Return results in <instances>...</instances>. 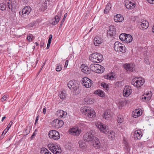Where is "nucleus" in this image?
I'll list each match as a JSON object with an SVG mask.
<instances>
[{
    "mask_svg": "<svg viewBox=\"0 0 154 154\" xmlns=\"http://www.w3.org/2000/svg\"><path fill=\"white\" fill-rule=\"evenodd\" d=\"M81 111L83 115L89 118H93L96 116L94 110L90 107H84L81 109Z\"/></svg>",
    "mask_w": 154,
    "mask_h": 154,
    "instance_id": "nucleus-1",
    "label": "nucleus"
},
{
    "mask_svg": "<svg viewBox=\"0 0 154 154\" xmlns=\"http://www.w3.org/2000/svg\"><path fill=\"white\" fill-rule=\"evenodd\" d=\"M89 59L93 62L99 63L103 61V56L99 53H94L90 55Z\"/></svg>",
    "mask_w": 154,
    "mask_h": 154,
    "instance_id": "nucleus-2",
    "label": "nucleus"
},
{
    "mask_svg": "<svg viewBox=\"0 0 154 154\" xmlns=\"http://www.w3.org/2000/svg\"><path fill=\"white\" fill-rule=\"evenodd\" d=\"M114 48L115 50L118 52H121L122 53H125L126 49L124 45L119 42H116L114 44Z\"/></svg>",
    "mask_w": 154,
    "mask_h": 154,
    "instance_id": "nucleus-3",
    "label": "nucleus"
},
{
    "mask_svg": "<svg viewBox=\"0 0 154 154\" xmlns=\"http://www.w3.org/2000/svg\"><path fill=\"white\" fill-rule=\"evenodd\" d=\"M49 149L54 154H60L61 150L60 147L54 143H50L48 145Z\"/></svg>",
    "mask_w": 154,
    "mask_h": 154,
    "instance_id": "nucleus-4",
    "label": "nucleus"
},
{
    "mask_svg": "<svg viewBox=\"0 0 154 154\" xmlns=\"http://www.w3.org/2000/svg\"><path fill=\"white\" fill-rule=\"evenodd\" d=\"M144 80L138 77L135 78L132 81V84L135 87L138 88L143 85L144 82Z\"/></svg>",
    "mask_w": 154,
    "mask_h": 154,
    "instance_id": "nucleus-5",
    "label": "nucleus"
},
{
    "mask_svg": "<svg viewBox=\"0 0 154 154\" xmlns=\"http://www.w3.org/2000/svg\"><path fill=\"white\" fill-rule=\"evenodd\" d=\"M49 137L54 140H58L60 138V134L59 132L55 130L50 131L48 133Z\"/></svg>",
    "mask_w": 154,
    "mask_h": 154,
    "instance_id": "nucleus-6",
    "label": "nucleus"
},
{
    "mask_svg": "<svg viewBox=\"0 0 154 154\" xmlns=\"http://www.w3.org/2000/svg\"><path fill=\"white\" fill-rule=\"evenodd\" d=\"M82 85L86 88H90L93 84V81L87 77L82 79L81 81Z\"/></svg>",
    "mask_w": 154,
    "mask_h": 154,
    "instance_id": "nucleus-7",
    "label": "nucleus"
},
{
    "mask_svg": "<svg viewBox=\"0 0 154 154\" xmlns=\"http://www.w3.org/2000/svg\"><path fill=\"white\" fill-rule=\"evenodd\" d=\"M94 139H96V137L94 136L93 134L90 132L86 133L83 137V139L85 141L90 142L91 143Z\"/></svg>",
    "mask_w": 154,
    "mask_h": 154,
    "instance_id": "nucleus-8",
    "label": "nucleus"
},
{
    "mask_svg": "<svg viewBox=\"0 0 154 154\" xmlns=\"http://www.w3.org/2000/svg\"><path fill=\"white\" fill-rule=\"evenodd\" d=\"M32 9L29 6H25L22 10V11L19 12V14L22 17H24L28 15L31 11Z\"/></svg>",
    "mask_w": 154,
    "mask_h": 154,
    "instance_id": "nucleus-9",
    "label": "nucleus"
},
{
    "mask_svg": "<svg viewBox=\"0 0 154 154\" xmlns=\"http://www.w3.org/2000/svg\"><path fill=\"white\" fill-rule=\"evenodd\" d=\"M116 28L115 26H110L109 27V30L107 32V35L108 36L112 37L115 36L116 34Z\"/></svg>",
    "mask_w": 154,
    "mask_h": 154,
    "instance_id": "nucleus-10",
    "label": "nucleus"
},
{
    "mask_svg": "<svg viewBox=\"0 0 154 154\" xmlns=\"http://www.w3.org/2000/svg\"><path fill=\"white\" fill-rule=\"evenodd\" d=\"M132 91L131 88L129 86H126L123 91V94L124 96L127 97L130 95Z\"/></svg>",
    "mask_w": 154,
    "mask_h": 154,
    "instance_id": "nucleus-11",
    "label": "nucleus"
},
{
    "mask_svg": "<svg viewBox=\"0 0 154 154\" xmlns=\"http://www.w3.org/2000/svg\"><path fill=\"white\" fill-rule=\"evenodd\" d=\"M125 6L127 9H131L135 7V4L131 0H126L125 1Z\"/></svg>",
    "mask_w": 154,
    "mask_h": 154,
    "instance_id": "nucleus-12",
    "label": "nucleus"
},
{
    "mask_svg": "<svg viewBox=\"0 0 154 154\" xmlns=\"http://www.w3.org/2000/svg\"><path fill=\"white\" fill-rule=\"evenodd\" d=\"M100 123V124H99L97 127L99 129L100 131L104 134L108 133L109 132V130L108 128H107L106 125L101 124Z\"/></svg>",
    "mask_w": 154,
    "mask_h": 154,
    "instance_id": "nucleus-13",
    "label": "nucleus"
},
{
    "mask_svg": "<svg viewBox=\"0 0 154 154\" xmlns=\"http://www.w3.org/2000/svg\"><path fill=\"white\" fill-rule=\"evenodd\" d=\"M81 131L78 128H73L69 130V133L73 135L79 136L80 134Z\"/></svg>",
    "mask_w": 154,
    "mask_h": 154,
    "instance_id": "nucleus-14",
    "label": "nucleus"
},
{
    "mask_svg": "<svg viewBox=\"0 0 154 154\" xmlns=\"http://www.w3.org/2000/svg\"><path fill=\"white\" fill-rule=\"evenodd\" d=\"M67 86L70 89L72 90L77 86V84L75 80H72L68 82Z\"/></svg>",
    "mask_w": 154,
    "mask_h": 154,
    "instance_id": "nucleus-15",
    "label": "nucleus"
},
{
    "mask_svg": "<svg viewBox=\"0 0 154 154\" xmlns=\"http://www.w3.org/2000/svg\"><path fill=\"white\" fill-rule=\"evenodd\" d=\"M81 68L82 71L84 73L89 74L91 72V69L85 64L81 65Z\"/></svg>",
    "mask_w": 154,
    "mask_h": 154,
    "instance_id": "nucleus-16",
    "label": "nucleus"
},
{
    "mask_svg": "<svg viewBox=\"0 0 154 154\" xmlns=\"http://www.w3.org/2000/svg\"><path fill=\"white\" fill-rule=\"evenodd\" d=\"M92 143L93 146L96 149H98L100 146V143L98 139L96 137V139L94 140L91 142Z\"/></svg>",
    "mask_w": 154,
    "mask_h": 154,
    "instance_id": "nucleus-17",
    "label": "nucleus"
},
{
    "mask_svg": "<svg viewBox=\"0 0 154 154\" xmlns=\"http://www.w3.org/2000/svg\"><path fill=\"white\" fill-rule=\"evenodd\" d=\"M125 69L127 71L132 72L133 70L134 66L132 64H125L124 66Z\"/></svg>",
    "mask_w": 154,
    "mask_h": 154,
    "instance_id": "nucleus-18",
    "label": "nucleus"
},
{
    "mask_svg": "<svg viewBox=\"0 0 154 154\" xmlns=\"http://www.w3.org/2000/svg\"><path fill=\"white\" fill-rule=\"evenodd\" d=\"M141 131H135L134 134V136L135 139H140L142 136V135L141 134Z\"/></svg>",
    "mask_w": 154,
    "mask_h": 154,
    "instance_id": "nucleus-19",
    "label": "nucleus"
},
{
    "mask_svg": "<svg viewBox=\"0 0 154 154\" xmlns=\"http://www.w3.org/2000/svg\"><path fill=\"white\" fill-rule=\"evenodd\" d=\"M100 65L97 64H91L90 66V69L91 70H92L93 72H98V70H97L100 67Z\"/></svg>",
    "mask_w": 154,
    "mask_h": 154,
    "instance_id": "nucleus-20",
    "label": "nucleus"
},
{
    "mask_svg": "<svg viewBox=\"0 0 154 154\" xmlns=\"http://www.w3.org/2000/svg\"><path fill=\"white\" fill-rule=\"evenodd\" d=\"M103 42L102 39L99 37H96L94 40V45L96 46H98L99 44L102 43Z\"/></svg>",
    "mask_w": 154,
    "mask_h": 154,
    "instance_id": "nucleus-21",
    "label": "nucleus"
},
{
    "mask_svg": "<svg viewBox=\"0 0 154 154\" xmlns=\"http://www.w3.org/2000/svg\"><path fill=\"white\" fill-rule=\"evenodd\" d=\"M114 20L115 22H121L124 20L123 17L120 14H118L114 17Z\"/></svg>",
    "mask_w": 154,
    "mask_h": 154,
    "instance_id": "nucleus-22",
    "label": "nucleus"
},
{
    "mask_svg": "<svg viewBox=\"0 0 154 154\" xmlns=\"http://www.w3.org/2000/svg\"><path fill=\"white\" fill-rule=\"evenodd\" d=\"M57 114L58 116L61 118H65L66 116L67 113L66 112H64L62 110H58L57 111Z\"/></svg>",
    "mask_w": 154,
    "mask_h": 154,
    "instance_id": "nucleus-23",
    "label": "nucleus"
},
{
    "mask_svg": "<svg viewBox=\"0 0 154 154\" xmlns=\"http://www.w3.org/2000/svg\"><path fill=\"white\" fill-rule=\"evenodd\" d=\"M133 38L132 36L130 34H126L125 40V42L126 43H130L132 41Z\"/></svg>",
    "mask_w": 154,
    "mask_h": 154,
    "instance_id": "nucleus-24",
    "label": "nucleus"
},
{
    "mask_svg": "<svg viewBox=\"0 0 154 154\" xmlns=\"http://www.w3.org/2000/svg\"><path fill=\"white\" fill-rule=\"evenodd\" d=\"M140 25L141 27L143 29H147L149 26V23L147 21H143L140 23Z\"/></svg>",
    "mask_w": 154,
    "mask_h": 154,
    "instance_id": "nucleus-25",
    "label": "nucleus"
},
{
    "mask_svg": "<svg viewBox=\"0 0 154 154\" xmlns=\"http://www.w3.org/2000/svg\"><path fill=\"white\" fill-rule=\"evenodd\" d=\"M103 117L106 119L108 120L109 119L111 116L108 110L106 111L103 115Z\"/></svg>",
    "mask_w": 154,
    "mask_h": 154,
    "instance_id": "nucleus-26",
    "label": "nucleus"
},
{
    "mask_svg": "<svg viewBox=\"0 0 154 154\" xmlns=\"http://www.w3.org/2000/svg\"><path fill=\"white\" fill-rule=\"evenodd\" d=\"M94 94H96L98 95L99 96L103 97L104 96L103 92L100 90H98L95 91Z\"/></svg>",
    "mask_w": 154,
    "mask_h": 154,
    "instance_id": "nucleus-27",
    "label": "nucleus"
},
{
    "mask_svg": "<svg viewBox=\"0 0 154 154\" xmlns=\"http://www.w3.org/2000/svg\"><path fill=\"white\" fill-rule=\"evenodd\" d=\"M133 112L134 113L133 114V117L135 118H136L137 117L141 115V113L140 112V110L138 109L135 110Z\"/></svg>",
    "mask_w": 154,
    "mask_h": 154,
    "instance_id": "nucleus-28",
    "label": "nucleus"
},
{
    "mask_svg": "<svg viewBox=\"0 0 154 154\" xmlns=\"http://www.w3.org/2000/svg\"><path fill=\"white\" fill-rule=\"evenodd\" d=\"M111 5L110 3H108L107 4L104 10V13L105 14H107L109 12L111 8Z\"/></svg>",
    "mask_w": 154,
    "mask_h": 154,
    "instance_id": "nucleus-29",
    "label": "nucleus"
},
{
    "mask_svg": "<svg viewBox=\"0 0 154 154\" xmlns=\"http://www.w3.org/2000/svg\"><path fill=\"white\" fill-rule=\"evenodd\" d=\"M115 132L113 131H110L108 133V136L109 139L112 140L115 137Z\"/></svg>",
    "mask_w": 154,
    "mask_h": 154,
    "instance_id": "nucleus-30",
    "label": "nucleus"
},
{
    "mask_svg": "<svg viewBox=\"0 0 154 154\" xmlns=\"http://www.w3.org/2000/svg\"><path fill=\"white\" fill-rule=\"evenodd\" d=\"M58 121L59 120L58 119H55L54 120L52 121L51 123L52 126L54 127L57 128V126L58 125Z\"/></svg>",
    "mask_w": 154,
    "mask_h": 154,
    "instance_id": "nucleus-31",
    "label": "nucleus"
},
{
    "mask_svg": "<svg viewBox=\"0 0 154 154\" xmlns=\"http://www.w3.org/2000/svg\"><path fill=\"white\" fill-rule=\"evenodd\" d=\"M59 95L60 98L62 99H64L66 97V94L65 91H61Z\"/></svg>",
    "mask_w": 154,
    "mask_h": 154,
    "instance_id": "nucleus-32",
    "label": "nucleus"
},
{
    "mask_svg": "<svg viewBox=\"0 0 154 154\" xmlns=\"http://www.w3.org/2000/svg\"><path fill=\"white\" fill-rule=\"evenodd\" d=\"M47 2L46 0H45V2L42 4L41 7V8L43 10H45L47 8Z\"/></svg>",
    "mask_w": 154,
    "mask_h": 154,
    "instance_id": "nucleus-33",
    "label": "nucleus"
},
{
    "mask_svg": "<svg viewBox=\"0 0 154 154\" xmlns=\"http://www.w3.org/2000/svg\"><path fill=\"white\" fill-rule=\"evenodd\" d=\"M100 67L99 68H98V69H97V70H98V72H97L96 73H100L103 72L104 70V68L103 66L100 65Z\"/></svg>",
    "mask_w": 154,
    "mask_h": 154,
    "instance_id": "nucleus-34",
    "label": "nucleus"
},
{
    "mask_svg": "<svg viewBox=\"0 0 154 154\" xmlns=\"http://www.w3.org/2000/svg\"><path fill=\"white\" fill-rule=\"evenodd\" d=\"M59 21V20L55 17L52 20L51 24L53 25H56L58 23Z\"/></svg>",
    "mask_w": 154,
    "mask_h": 154,
    "instance_id": "nucleus-35",
    "label": "nucleus"
},
{
    "mask_svg": "<svg viewBox=\"0 0 154 154\" xmlns=\"http://www.w3.org/2000/svg\"><path fill=\"white\" fill-rule=\"evenodd\" d=\"M2 4V5H1V10L4 11L5 10L6 8V1L5 0V2H3Z\"/></svg>",
    "mask_w": 154,
    "mask_h": 154,
    "instance_id": "nucleus-36",
    "label": "nucleus"
},
{
    "mask_svg": "<svg viewBox=\"0 0 154 154\" xmlns=\"http://www.w3.org/2000/svg\"><path fill=\"white\" fill-rule=\"evenodd\" d=\"M72 90L75 92L76 94H78L80 93V89L77 86L75 88L73 89Z\"/></svg>",
    "mask_w": 154,
    "mask_h": 154,
    "instance_id": "nucleus-37",
    "label": "nucleus"
},
{
    "mask_svg": "<svg viewBox=\"0 0 154 154\" xmlns=\"http://www.w3.org/2000/svg\"><path fill=\"white\" fill-rule=\"evenodd\" d=\"M101 86L106 90L108 91L109 90V86L106 83L104 82L101 83Z\"/></svg>",
    "mask_w": 154,
    "mask_h": 154,
    "instance_id": "nucleus-38",
    "label": "nucleus"
},
{
    "mask_svg": "<svg viewBox=\"0 0 154 154\" xmlns=\"http://www.w3.org/2000/svg\"><path fill=\"white\" fill-rule=\"evenodd\" d=\"M126 33H122L121 34L119 35V38L122 41H125V40L126 37Z\"/></svg>",
    "mask_w": 154,
    "mask_h": 154,
    "instance_id": "nucleus-39",
    "label": "nucleus"
},
{
    "mask_svg": "<svg viewBox=\"0 0 154 154\" xmlns=\"http://www.w3.org/2000/svg\"><path fill=\"white\" fill-rule=\"evenodd\" d=\"M62 69V66L60 64H57L56 65V69L57 71H60Z\"/></svg>",
    "mask_w": 154,
    "mask_h": 154,
    "instance_id": "nucleus-40",
    "label": "nucleus"
},
{
    "mask_svg": "<svg viewBox=\"0 0 154 154\" xmlns=\"http://www.w3.org/2000/svg\"><path fill=\"white\" fill-rule=\"evenodd\" d=\"M149 97H146L144 95H143L141 97L140 99L143 101L146 102L149 100Z\"/></svg>",
    "mask_w": 154,
    "mask_h": 154,
    "instance_id": "nucleus-41",
    "label": "nucleus"
},
{
    "mask_svg": "<svg viewBox=\"0 0 154 154\" xmlns=\"http://www.w3.org/2000/svg\"><path fill=\"white\" fill-rule=\"evenodd\" d=\"M64 124L63 121L62 120H59L58 122V125L57 126V128L62 127Z\"/></svg>",
    "mask_w": 154,
    "mask_h": 154,
    "instance_id": "nucleus-42",
    "label": "nucleus"
},
{
    "mask_svg": "<svg viewBox=\"0 0 154 154\" xmlns=\"http://www.w3.org/2000/svg\"><path fill=\"white\" fill-rule=\"evenodd\" d=\"M48 151V150L45 147L42 148L41 149L40 152L41 154H45L46 152Z\"/></svg>",
    "mask_w": 154,
    "mask_h": 154,
    "instance_id": "nucleus-43",
    "label": "nucleus"
},
{
    "mask_svg": "<svg viewBox=\"0 0 154 154\" xmlns=\"http://www.w3.org/2000/svg\"><path fill=\"white\" fill-rule=\"evenodd\" d=\"M79 145L80 147L82 148L84 147L85 146V143L83 142L82 141H80L79 142Z\"/></svg>",
    "mask_w": 154,
    "mask_h": 154,
    "instance_id": "nucleus-44",
    "label": "nucleus"
},
{
    "mask_svg": "<svg viewBox=\"0 0 154 154\" xmlns=\"http://www.w3.org/2000/svg\"><path fill=\"white\" fill-rule=\"evenodd\" d=\"M67 13H66L64 14L63 18V19L61 21L60 24V28L61 27H62V25L65 21V20L66 17L67 16Z\"/></svg>",
    "mask_w": 154,
    "mask_h": 154,
    "instance_id": "nucleus-45",
    "label": "nucleus"
},
{
    "mask_svg": "<svg viewBox=\"0 0 154 154\" xmlns=\"http://www.w3.org/2000/svg\"><path fill=\"white\" fill-rule=\"evenodd\" d=\"M62 14V11H60L58 13L57 15L55 16V17L57 18V19L60 20V18L61 17V16Z\"/></svg>",
    "mask_w": 154,
    "mask_h": 154,
    "instance_id": "nucleus-46",
    "label": "nucleus"
},
{
    "mask_svg": "<svg viewBox=\"0 0 154 154\" xmlns=\"http://www.w3.org/2000/svg\"><path fill=\"white\" fill-rule=\"evenodd\" d=\"M118 122L119 123H121L123 121V119L121 116H119L118 117Z\"/></svg>",
    "mask_w": 154,
    "mask_h": 154,
    "instance_id": "nucleus-47",
    "label": "nucleus"
},
{
    "mask_svg": "<svg viewBox=\"0 0 154 154\" xmlns=\"http://www.w3.org/2000/svg\"><path fill=\"white\" fill-rule=\"evenodd\" d=\"M7 4H8V6L9 9H11L12 10L13 8H15V6H14V7H13V6L10 4V1H9L8 2Z\"/></svg>",
    "mask_w": 154,
    "mask_h": 154,
    "instance_id": "nucleus-48",
    "label": "nucleus"
},
{
    "mask_svg": "<svg viewBox=\"0 0 154 154\" xmlns=\"http://www.w3.org/2000/svg\"><path fill=\"white\" fill-rule=\"evenodd\" d=\"M105 78L109 80H112L114 78V76L113 75L109 74L106 76Z\"/></svg>",
    "mask_w": 154,
    "mask_h": 154,
    "instance_id": "nucleus-49",
    "label": "nucleus"
},
{
    "mask_svg": "<svg viewBox=\"0 0 154 154\" xmlns=\"http://www.w3.org/2000/svg\"><path fill=\"white\" fill-rule=\"evenodd\" d=\"M144 95L146 97H149V100L150 99L152 96V95L151 92L150 93L149 92L148 93H147L146 94H144Z\"/></svg>",
    "mask_w": 154,
    "mask_h": 154,
    "instance_id": "nucleus-50",
    "label": "nucleus"
},
{
    "mask_svg": "<svg viewBox=\"0 0 154 154\" xmlns=\"http://www.w3.org/2000/svg\"><path fill=\"white\" fill-rule=\"evenodd\" d=\"M8 98V96L6 95H4L2 97V98L1 99V101L3 102L6 100Z\"/></svg>",
    "mask_w": 154,
    "mask_h": 154,
    "instance_id": "nucleus-51",
    "label": "nucleus"
},
{
    "mask_svg": "<svg viewBox=\"0 0 154 154\" xmlns=\"http://www.w3.org/2000/svg\"><path fill=\"white\" fill-rule=\"evenodd\" d=\"M32 35H29L27 37V39L28 40L29 42H30L32 41Z\"/></svg>",
    "mask_w": 154,
    "mask_h": 154,
    "instance_id": "nucleus-52",
    "label": "nucleus"
},
{
    "mask_svg": "<svg viewBox=\"0 0 154 154\" xmlns=\"http://www.w3.org/2000/svg\"><path fill=\"white\" fill-rule=\"evenodd\" d=\"M52 38V35L51 34L49 36L48 42L51 43Z\"/></svg>",
    "mask_w": 154,
    "mask_h": 154,
    "instance_id": "nucleus-53",
    "label": "nucleus"
},
{
    "mask_svg": "<svg viewBox=\"0 0 154 154\" xmlns=\"http://www.w3.org/2000/svg\"><path fill=\"white\" fill-rule=\"evenodd\" d=\"M144 62L146 64L149 65L150 64V62L147 59H145L144 60Z\"/></svg>",
    "mask_w": 154,
    "mask_h": 154,
    "instance_id": "nucleus-54",
    "label": "nucleus"
},
{
    "mask_svg": "<svg viewBox=\"0 0 154 154\" xmlns=\"http://www.w3.org/2000/svg\"><path fill=\"white\" fill-rule=\"evenodd\" d=\"M44 41H41L40 42V47L41 48H42L44 44Z\"/></svg>",
    "mask_w": 154,
    "mask_h": 154,
    "instance_id": "nucleus-55",
    "label": "nucleus"
},
{
    "mask_svg": "<svg viewBox=\"0 0 154 154\" xmlns=\"http://www.w3.org/2000/svg\"><path fill=\"white\" fill-rule=\"evenodd\" d=\"M124 143L125 144V147H126V148L128 149V144L127 142L124 140Z\"/></svg>",
    "mask_w": 154,
    "mask_h": 154,
    "instance_id": "nucleus-56",
    "label": "nucleus"
},
{
    "mask_svg": "<svg viewBox=\"0 0 154 154\" xmlns=\"http://www.w3.org/2000/svg\"><path fill=\"white\" fill-rule=\"evenodd\" d=\"M147 1L150 4H154V0H147Z\"/></svg>",
    "mask_w": 154,
    "mask_h": 154,
    "instance_id": "nucleus-57",
    "label": "nucleus"
},
{
    "mask_svg": "<svg viewBox=\"0 0 154 154\" xmlns=\"http://www.w3.org/2000/svg\"><path fill=\"white\" fill-rule=\"evenodd\" d=\"M68 63V60H67L66 61L64 65V67L65 68H66L67 67Z\"/></svg>",
    "mask_w": 154,
    "mask_h": 154,
    "instance_id": "nucleus-58",
    "label": "nucleus"
},
{
    "mask_svg": "<svg viewBox=\"0 0 154 154\" xmlns=\"http://www.w3.org/2000/svg\"><path fill=\"white\" fill-rule=\"evenodd\" d=\"M36 134L35 133V132H34L33 134L31 136V139H32L33 138V137L35 136Z\"/></svg>",
    "mask_w": 154,
    "mask_h": 154,
    "instance_id": "nucleus-59",
    "label": "nucleus"
},
{
    "mask_svg": "<svg viewBox=\"0 0 154 154\" xmlns=\"http://www.w3.org/2000/svg\"><path fill=\"white\" fill-rule=\"evenodd\" d=\"M38 116H37V117H36V118L35 119V125H36V123L38 122Z\"/></svg>",
    "mask_w": 154,
    "mask_h": 154,
    "instance_id": "nucleus-60",
    "label": "nucleus"
},
{
    "mask_svg": "<svg viewBox=\"0 0 154 154\" xmlns=\"http://www.w3.org/2000/svg\"><path fill=\"white\" fill-rule=\"evenodd\" d=\"M51 43H49V42L48 43V44L47 45V47L46 48L47 49H48L49 48Z\"/></svg>",
    "mask_w": 154,
    "mask_h": 154,
    "instance_id": "nucleus-61",
    "label": "nucleus"
},
{
    "mask_svg": "<svg viewBox=\"0 0 154 154\" xmlns=\"http://www.w3.org/2000/svg\"><path fill=\"white\" fill-rule=\"evenodd\" d=\"M43 113L44 114H45L46 112V109L45 108L43 109Z\"/></svg>",
    "mask_w": 154,
    "mask_h": 154,
    "instance_id": "nucleus-62",
    "label": "nucleus"
},
{
    "mask_svg": "<svg viewBox=\"0 0 154 154\" xmlns=\"http://www.w3.org/2000/svg\"><path fill=\"white\" fill-rule=\"evenodd\" d=\"M45 62H44L43 63V64L42 66H41V70H42V68H43V66L45 65Z\"/></svg>",
    "mask_w": 154,
    "mask_h": 154,
    "instance_id": "nucleus-63",
    "label": "nucleus"
},
{
    "mask_svg": "<svg viewBox=\"0 0 154 154\" xmlns=\"http://www.w3.org/2000/svg\"><path fill=\"white\" fill-rule=\"evenodd\" d=\"M45 154H51L50 152L48 150V151Z\"/></svg>",
    "mask_w": 154,
    "mask_h": 154,
    "instance_id": "nucleus-64",
    "label": "nucleus"
}]
</instances>
